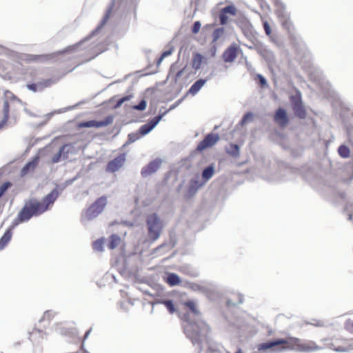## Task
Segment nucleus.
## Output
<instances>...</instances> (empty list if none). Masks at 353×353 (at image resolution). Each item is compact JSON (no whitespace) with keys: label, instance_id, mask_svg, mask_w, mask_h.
Here are the masks:
<instances>
[{"label":"nucleus","instance_id":"f257e3e1","mask_svg":"<svg viewBox=\"0 0 353 353\" xmlns=\"http://www.w3.org/2000/svg\"><path fill=\"white\" fill-rule=\"evenodd\" d=\"M59 196V192L54 189L41 201L31 199L27 201L13 221L14 225L28 221L32 216H38L51 210Z\"/></svg>","mask_w":353,"mask_h":353},{"label":"nucleus","instance_id":"f03ea898","mask_svg":"<svg viewBox=\"0 0 353 353\" xmlns=\"http://www.w3.org/2000/svg\"><path fill=\"white\" fill-rule=\"evenodd\" d=\"M274 348L276 352H282L288 350H301L302 345L298 339L288 337L285 339H278L272 341H268L259 345V350H265Z\"/></svg>","mask_w":353,"mask_h":353},{"label":"nucleus","instance_id":"7ed1b4c3","mask_svg":"<svg viewBox=\"0 0 353 353\" xmlns=\"http://www.w3.org/2000/svg\"><path fill=\"white\" fill-rule=\"evenodd\" d=\"M107 203V196H102L98 198L84 211V219L87 221H90L93 219L94 218H96L103 211Z\"/></svg>","mask_w":353,"mask_h":353},{"label":"nucleus","instance_id":"20e7f679","mask_svg":"<svg viewBox=\"0 0 353 353\" xmlns=\"http://www.w3.org/2000/svg\"><path fill=\"white\" fill-rule=\"evenodd\" d=\"M146 223L148 229L149 238L156 241L160 236L162 230V223L156 213L151 214L147 216Z\"/></svg>","mask_w":353,"mask_h":353},{"label":"nucleus","instance_id":"39448f33","mask_svg":"<svg viewBox=\"0 0 353 353\" xmlns=\"http://www.w3.org/2000/svg\"><path fill=\"white\" fill-rule=\"evenodd\" d=\"M241 52V49L236 43H232L228 46L222 54V59L225 63H232L238 57L239 54Z\"/></svg>","mask_w":353,"mask_h":353},{"label":"nucleus","instance_id":"423d86ee","mask_svg":"<svg viewBox=\"0 0 353 353\" xmlns=\"http://www.w3.org/2000/svg\"><path fill=\"white\" fill-rule=\"evenodd\" d=\"M113 122V117L112 115H109L105 118L104 120L97 121L94 120H91L88 121H83L77 124L78 128H101V127H105L109 125Z\"/></svg>","mask_w":353,"mask_h":353},{"label":"nucleus","instance_id":"0eeeda50","mask_svg":"<svg viewBox=\"0 0 353 353\" xmlns=\"http://www.w3.org/2000/svg\"><path fill=\"white\" fill-rule=\"evenodd\" d=\"M126 155L125 153L120 154L114 159L108 162L105 170L108 172H115L119 170L125 163Z\"/></svg>","mask_w":353,"mask_h":353},{"label":"nucleus","instance_id":"6e6552de","mask_svg":"<svg viewBox=\"0 0 353 353\" xmlns=\"http://www.w3.org/2000/svg\"><path fill=\"white\" fill-rule=\"evenodd\" d=\"M219 139L217 134H208L197 145L196 150L201 152L206 148L212 147Z\"/></svg>","mask_w":353,"mask_h":353},{"label":"nucleus","instance_id":"1a4fd4ad","mask_svg":"<svg viewBox=\"0 0 353 353\" xmlns=\"http://www.w3.org/2000/svg\"><path fill=\"white\" fill-rule=\"evenodd\" d=\"M54 83L55 81L52 79H46L37 83H28L27 88L34 92H41L47 88L51 87Z\"/></svg>","mask_w":353,"mask_h":353},{"label":"nucleus","instance_id":"9d476101","mask_svg":"<svg viewBox=\"0 0 353 353\" xmlns=\"http://www.w3.org/2000/svg\"><path fill=\"white\" fill-rule=\"evenodd\" d=\"M274 121L280 127L285 128L289 123V118L287 112L281 108H278L274 115Z\"/></svg>","mask_w":353,"mask_h":353},{"label":"nucleus","instance_id":"9b49d317","mask_svg":"<svg viewBox=\"0 0 353 353\" xmlns=\"http://www.w3.org/2000/svg\"><path fill=\"white\" fill-rule=\"evenodd\" d=\"M236 12V8L232 5L228 6L222 8L219 14L220 23L221 25L227 24L229 20L228 14L231 16H235Z\"/></svg>","mask_w":353,"mask_h":353},{"label":"nucleus","instance_id":"f8f14e48","mask_svg":"<svg viewBox=\"0 0 353 353\" xmlns=\"http://www.w3.org/2000/svg\"><path fill=\"white\" fill-rule=\"evenodd\" d=\"M47 59L44 54H22L19 56L20 63H31L43 61Z\"/></svg>","mask_w":353,"mask_h":353},{"label":"nucleus","instance_id":"ddd939ff","mask_svg":"<svg viewBox=\"0 0 353 353\" xmlns=\"http://www.w3.org/2000/svg\"><path fill=\"white\" fill-rule=\"evenodd\" d=\"M161 163V161L159 159L150 162L146 166L142 168L141 172L142 176L146 177L157 172L159 168Z\"/></svg>","mask_w":353,"mask_h":353},{"label":"nucleus","instance_id":"4468645a","mask_svg":"<svg viewBox=\"0 0 353 353\" xmlns=\"http://www.w3.org/2000/svg\"><path fill=\"white\" fill-rule=\"evenodd\" d=\"M162 118V115H158L154 117L149 123L143 125L140 129L139 132L142 135H145L149 133L161 121Z\"/></svg>","mask_w":353,"mask_h":353},{"label":"nucleus","instance_id":"2eb2a0df","mask_svg":"<svg viewBox=\"0 0 353 353\" xmlns=\"http://www.w3.org/2000/svg\"><path fill=\"white\" fill-rule=\"evenodd\" d=\"M39 163V157H34L31 161L27 163L21 170V176H24L33 172Z\"/></svg>","mask_w":353,"mask_h":353},{"label":"nucleus","instance_id":"dca6fc26","mask_svg":"<svg viewBox=\"0 0 353 353\" xmlns=\"http://www.w3.org/2000/svg\"><path fill=\"white\" fill-rule=\"evenodd\" d=\"M205 58L201 54L196 52L192 55V67L193 69L198 70L201 68V66L204 61Z\"/></svg>","mask_w":353,"mask_h":353},{"label":"nucleus","instance_id":"f3484780","mask_svg":"<svg viewBox=\"0 0 353 353\" xmlns=\"http://www.w3.org/2000/svg\"><path fill=\"white\" fill-rule=\"evenodd\" d=\"M276 13L281 21L283 27L290 31L292 23L288 14L283 10H279Z\"/></svg>","mask_w":353,"mask_h":353},{"label":"nucleus","instance_id":"a211bd4d","mask_svg":"<svg viewBox=\"0 0 353 353\" xmlns=\"http://www.w3.org/2000/svg\"><path fill=\"white\" fill-rule=\"evenodd\" d=\"M3 118L0 122V130L2 129L7 123L9 119L10 105L8 100H5L3 105Z\"/></svg>","mask_w":353,"mask_h":353},{"label":"nucleus","instance_id":"6ab92c4d","mask_svg":"<svg viewBox=\"0 0 353 353\" xmlns=\"http://www.w3.org/2000/svg\"><path fill=\"white\" fill-rule=\"evenodd\" d=\"M205 83V80H204V79L197 80L190 87V88L188 90V93L191 94L192 95L196 94L201 90V88L203 86Z\"/></svg>","mask_w":353,"mask_h":353},{"label":"nucleus","instance_id":"aec40b11","mask_svg":"<svg viewBox=\"0 0 353 353\" xmlns=\"http://www.w3.org/2000/svg\"><path fill=\"white\" fill-rule=\"evenodd\" d=\"M12 238V232L8 230L0 239V250H3L10 242Z\"/></svg>","mask_w":353,"mask_h":353},{"label":"nucleus","instance_id":"412c9836","mask_svg":"<svg viewBox=\"0 0 353 353\" xmlns=\"http://www.w3.org/2000/svg\"><path fill=\"white\" fill-rule=\"evenodd\" d=\"M121 242L120 237L117 234H112L110 236L108 248L111 250L114 249Z\"/></svg>","mask_w":353,"mask_h":353},{"label":"nucleus","instance_id":"4be33fe9","mask_svg":"<svg viewBox=\"0 0 353 353\" xmlns=\"http://www.w3.org/2000/svg\"><path fill=\"white\" fill-rule=\"evenodd\" d=\"M180 282H181V280L177 274H174V273H171V274H168V278H167V283L170 285H171V286L177 285L180 283Z\"/></svg>","mask_w":353,"mask_h":353},{"label":"nucleus","instance_id":"5701e85b","mask_svg":"<svg viewBox=\"0 0 353 353\" xmlns=\"http://www.w3.org/2000/svg\"><path fill=\"white\" fill-rule=\"evenodd\" d=\"M225 34L224 28H219L214 30L212 32V43H216L221 37Z\"/></svg>","mask_w":353,"mask_h":353},{"label":"nucleus","instance_id":"b1692460","mask_svg":"<svg viewBox=\"0 0 353 353\" xmlns=\"http://www.w3.org/2000/svg\"><path fill=\"white\" fill-rule=\"evenodd\" d=\"M214 174V167L209 165L205 168L202 172V177L204 180H209Z\"/></svg>","mask_w":353,"mask_h":353},{"label":"nucleus","instance_id":"393cba45","mask_svg":"<svg viewBox=\"0 0 353 353\" xmlns=\"http://www.w3.org/2000/svg\"><path fill=\"white\" fill-rule=\"evenodd\" d=\"M294 112L296 116L298 117L303 119L306 116L305 111L302 108L301 105L299 103H296L294 108Z\"/></svg>","mask_w":353,"mask_h":353},{"label":"nucleus","instance_id":"a878e982","mask_svg":"<svg viewBox=\"0 0 353 353\" xmlns=\"http://www.w3.org/2000/svg\"><path fill=\"white\" fill-rule=\"evenodd\" d=\"M338 152L339 155L343 158H347L350 154V149L348 147L344 145L339 146Z\"/></svg>","mask_w":353,"mask_h":353},{"label":"nucleus","instance_id":"bb28decb","mask_svg":"<svg viewBox=\"0 0 353 353\" xmlns=\"http://www.w3.org/2000/svg\"><path fill=\"white\" fill-rule=\"evenodd\" d=\"M228 153L232 155V157H239V147L236 144H230V150H228Z\"/></svg>","mask_w":353,"mask_h":353},{"label":"nucleus","instance_id":"cd10ccee","mask_svg":"<svg viewBox=\"0 0 353 353\" xmlns=\"http://www.w3.org/2000/svg\"><path fill=\"white\" fill-rule=\"evenodd\" d=\"M12 185V183L6 181L0 185V199L5 194L7 190Z\"/></svg>","mask_w":353,"mask_h":353},{"label":"nucleus","instance_id":"c85d7f7f","mask_svg":"<svg viewBox=\"0 0 353 353\" xmlns=\"http://www.w3.org/2000/svg\"><path fill=\"white\" fill-rule=\"evenodd\" d=\"M185 305L186 307H188L193 314H194L196 315H199L200 314L199 311L196 308V304L194 302L191 301L185 302Z\"/></svg>","mask_w":353,"mask_h":353},{"label":"nucleus","instance_id":"c756f323","mask_svg":"<svg viewBox=\"0 0 353 353\" xmlns=\"http://www.w3.org/2000/svg\"><path fill=\"white\" fill-rule=\"evenodd\" d=\"M93 249L96 251H102L103 249V240L98 239L92 244Z\"/></svg>","mask_w":353,"mask_h":353},{"label":"nucleus","instance_id":"7c9ffc66","mask_svg":"<svg viewBox=\"0 0 353 353\" xmlns=\"http://www.w3.org/2000/svg\"><path fill=\"white\" fill-rule=\"evenodd\" d=\"M252 119H253V114L251 112H248L243 116L241 123L242 125H243V124H245V123L252 121Z\"/></svg>","mask_w":353,"mask_h":353},{"label":"nucleus","instance_id":"2f4dec72","mask_svg":"<svg viewBox=\"0 0 353 353\" xmlns=\"http://www.w3.org/2000/svg\"><path fill=\"white\" fill-rule=\"evenodd\" d=\"M131 97H132V96L128 95V96H125L124 97L121 98L120 99H119L117 101V103L114 105V108H119L124 102L129 101Z\"/></svg>","mask_w":353,"mask_h":353},{"label":"nucleus","instance_id":"473e14b6","mask_svg":"<svg viewBox=\"0 0 353 353\" xmlns=\"http://www.w3.org/2000/svg\"><path fill=\"white\" fill-rule=\"evenodd\" d=\"M146 108V102L145 100H142L138 105H134L132 108L137 110H144Z\"/></svg>","mask_w":353,"mask_h":353},{"label":"nucleus","instance_id":"72a5a7b5","mask_svg":"<svg viewBox=\"0 0 353 353\" xmlns=\"http://www.w3.org/2000/svg\"><path fill=\"white\" fill-rule=\"evenodd\" d=\"M163 303L166 306L170 313L172 314L175 311L174 305L172 301H165Z\"/></svg>","mask_w":353,"mask_h":353},{"label":"nucleus","instance_id":"f704fd0d","mask_svg":"<svg viewBox=\"0 0 353 353\" xmlns=\"http://www.w3.org/2000/svg\"><path fill=\"white\" fill-rule=\"evenodd\" d=\"M345 329L350 333H353V320L348 319L345 323Z\"/></svg>","mask_w":353,"mask_h":353},{"label":"nucleus","instance_id":"c9c22d12","mask_svg":"<svg viewBox=\"0 0 353 353\" xmlns=\"http://www.w3.org/2000/svg\"><path fill=\"white\" fill-rule=\"evenodd\" d=\"M201 24L199 21H195L192 26V33L193 34L198 33L201 29Z\"/></svg>","mask_w":353,"mask_h":353},{"label":"nucleus","instance_id":"e433bc0d","mask_svg":"<svg viewBox=\"0 0 353 353\" xmlns=\"http://www.w3.org/2000/svg\"><path fill=\"white\" fill-rule=\"evenodd\" d=\"M263 25L265 34L270 36L272 33V30L268 22L265 21L263 22Z\"/></svg>","mask_w":353,"mask_h":353},{"label":"nucleus","instance_id":"4c0bfd02","mask_svg":"<svg viewBox=\"0 0 353 353\" xmlns=\"http://www.w3.org/2000/svg\"><path fill=\"white\" fill-rule=\"evenodd\" d=\"M110 12L111 11L110 10H108L106 14H105V16L103 17L102 21H101V25L99 27V28H101L102 26H103L105 23L107 22L108 19H109L110 17Z\"/></svg>","mask_w":353,"mask_h":353},{"label":"nucleus","instance_id":"58836bf2","mask_svg":"<svg viewBox=\"0 0 353 353\" xmlns=\"http://www.w3.org/2000/svg\"><path fill=\"white\" fill-rule=\"evenodd\" d=\"M310 324L317 327H322L324 325V322L321 320L312 319V321H310Z\"/></svg>","mask_w":353,"mask_h":353},{"label":"nucleus","instance_id":"ea45409f","mask_svg":"<svg viewBox=\"0 0 353 353\" xmlns=\"http://www.w3.org/2000/svg\"><path fill=\"white\" fill-rule=\"evenodd\" d=\"M172 50L164 51L159 58V62H161L165 57L170 55L172 54Z\"/></svg>","mask_w":353,"mask_h":353},{"label":"nucleus","instance_id":"a19ab883","mask_svg":"<svg viewBox=\"0 0 353 353\" xmlns=\"http://www.w3.org/2000/svg\"><path fill=\"white\" fill-rule=\"evenodd\" d=\"M257 77L259 79V83L261 87H264L266 85V80L265 79V78L261 74H258Z\"/></svg>","mask_w":353,"mask_h":353},{"label":"nucleus","instance_id":"79ce46f5","mask_svg":"<svg viewBox=\"0 0 353 353\" xmlns=\"http://www.w3.org/2000/svg\"><path fill=\"white\" fill-rule=\"evenodd\" d=\"M92 331V329L90 328L88 330H87L84 334V336H83V342H82V344H81V348L83 347V345H84V341L88 337L89 334H90Z\"/></svg>","mask_w":353,"mask_h":353},{"label":"nucleus","instance_id":"37998d69","mask_svg":"<svg viewBox=\"0 0 353 353\" xmlns=\"http://www.w3.org/2000/svg\"><path fill=\"white\" fill-rule=\"evenodd\" d=\"M214 27V24H207L203 27L204 30H211Z\"/></svg>","mask_w":353,"mask_h":353},{"label":"nucleus","instance_id":"c03bdc74","mask_svg":"<svg viewBox=\"0 0 353 353\" xmlns=\"http://www.w3.org/2000/svg\"><path fill=\"white\" fill-rule=\"evenodd\" d=\"M181 73H182V70H181V71L178 72V73L176 74V78H179V76L181 74Z\"/></svg>","mask_w":353,"mask_h":353},{"label":"nucleus","instance_id":"a18cd8bd","mask_svg":"<svg viewBox=\"0 0 353 353\" xmlns=\"http://www.w3.org/2000/svg\"><path fill=\"white\" fill-rule=\"evenodd\" d=\"M235 353H243L241 348H239Z\"/></svg>","mask_w":353,"mask_h":353},{"label":"nucleus","instance_id":"49530a36","mask_svg":"<svg viewBox=\"0 0 353 353\" xmlns=\"http://www.w3.org/2000/svg\"><path fill=\"white\" fill-rule=\"evenodd\" d=\"M215 52H216V49L214 48V49L213 54H212V55H213V56L215 54Z\"/></svg>","mask_w":353,"mask_h":353}]
</instances>
